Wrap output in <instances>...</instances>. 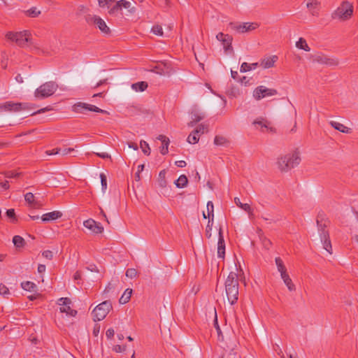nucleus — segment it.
Returning <instances> with one entry per match:
<instances>
[{
    "label": "nucleus",
    "instance_id": "64",
    "mask_svg": "<svg viewBox=\"0 0 358 358\" xmlns=\"http://www.w3.org/2000/svg\"><path fill=\"white\" fill-rule=\"evenodd\" d=\"M186 164H187L186 162L183 160L176 162V165L180 168L185 167L186 166Z\"/></svg>",
    "mask_w": 358,
    "mask_h": 358
},
{
    "label": "nucleus",
    "instance_id": "3",
    "mask_svg": "<svg viewBox=\"0 0 358 358\" xmlns=\"http://www.w3.org/2000/svg\"><path fill=\"white\" fill-rule=\"evenodd\" d=\"M58 89V85L54 81L46 82L40 85L34 92L37 99H44L53 95Z\"/></svg>",
    "mask_w": 358,
    "mask_h": 358
},
{
    "label": "nucleus",
    "instance_id": "8",
    "mask_svg": "<svg viewBox=\"0 0 358 358\" xmlns=\"http://www.w3.org/2000/svg\"><path fill=\"white\" fill-rule=\"evenodd\" d=\"M229 27L238 34H244L256 29L259 24L256 22H230Z\"/></svg>",
    "mask_w": 358,
    "mask_h": 358
},
{
    "label": "nucleus",
    "instance_id": "20",
    "mask_svg": "<svg viewBox=\"0 0 358 358\" xmlns=\"http://www.w3.org/2000/svg\"><path fill=\"white\" fill-rule=\"evenodd\" d=\"M3 111L17 112L16 103L13 101H6L3 104H0V112Z\"/></svg>",
    "mask_w": 358,
    "mask_h": 358
},
{
    "label": "nucleus",
    "instance_id": "63",
    "mask_svg": "<svg viewBox=\"0 0 358 358\" xmlns=\"http://www.w3.org/2000/svg\"><path fill=\"white\" fill-rule=\"evenodd\" d=\"M46 267L44 264H39L38 266V272L40 273H44L45 271Z\"/></svg>",
    "mask_w": 358,
    "mask_h": 358
},
{
    "label": "nucleus",
    "instance_id": "16",
    "mask_svg": "<svg viewBox=\"0 0 358 358\" xmlns=\"http://www.w3.org/2000/svg\"><path fill=\"white\" fill-rule=\"evenodd\" d=\"M225 254V243L224 237L222 235V229L219 230V238L217 243V256L218 257L223 258Z\"/></svg>",
    "mask_w": 358,
    "mask_h": 358
},
{
    "label": "nucleus",
    "instance_id": "49",
    "mask_svg": "<svg viewBox=\"0 0 358 358\" xmlns=\"http://www.w3.org/2000/svg\"><path fill=\"white\" fill-rule=\"evenodd\" d=\"M25 201L30 205H33L34 202V196L32 193L28 192L24 195Z\"/></svg>",
    "mask_w": 358,
    "mask_h": 358
},
{
    "label": "nucleus",
    "instance_id": "29",
    "mask_svg": "<svg viewBox=\"0 0 358 358\" xmlns=\"http://www.w3.org/2000/svg\"><path fill=\"white\" fill-rule=\"evenodd\" d=\"M258 234L264 248L268 250L271 245V241L263 235L262 230L260 229H258Z\"/></svg>",
    "mask_w": 358,
    "mask_h": 358
},
{
    "label": "nucleus",
    "instance_id": "42",
    "mask_svg": "<svg viewBox=\"0 0 358 358\" xmlns=\"http://www.w3.org/2000/svg\"><path fill=\"white\" fill-rule=\"evenodd\" d=\"M213 225V218L208 219V224L206 228V236L208 238L211 237V231Z\"/></svg>",
    "mask_w": 358,
    "mask_h": 358
},
{
    "label": "nucleus",
    "instance_id": "45",
    "mask_svg": "<svg viewBox=\"0 0 358 358\" xmlns=\"http://www.w3.org/2000/svg\"><path fill=\"white\" fill-rule=\"evenodd\" d=\"M152 32L157 36H163L162 27L159 24H156L152 27Z\"/></svg>",
    "mask_w": 358,
    "mask_h": 358
},
{
    "label": "nucleus",
    "instance_id": "5",
    "mask_svg": "<svg viewBox=\"0 0 358 358\" xmlns=\"http://www.w3.org/2000/svg\"><path fill=\"white\" fill-rule=\"evenodd\" d=\"M30 32L27 30L18 32L8 31L6 35L8 40L20 47H24L27 43H30Z\"/></svg>",
    "mask_w": 358,
    "mask_h": 358
},
{
    "label": "nucleus",
    "instance_id": "40",
    "mask_svg": "<svg viewBox=\"0 0 358 358\" xmlns=\"http://www.w3.org/2000/svg\"><path fill=\"white\" fill-rule=\"evenodd\" d=\"M207 213H208V218L213 220L214 219V206L212 201H209L207 203Z\"/></svg>",
    "mask_w": 358,
    "mask_h": 358
},
{
    "label": "nucleus",
    "instance_id": "17",
    "mask_svg": "<svg viewBox=\"0 0 358 358\" xmlns=\"http://www.w3.org/2000/svg\"><path fill=\"white\" fill-rule=\"evenodd\" d=\"M320 4V3L317 0H310L307 3L306 6L313 16L319 15Z\"/></svg>",
    "mask_w": 358,
    "mask_h": 358
},
{
    "label": "nucleus",
    "instance_id": "62",
    "mask_svg": "<svg viewBox=\"0 0 358 358\" xmlns=\"http://www.w3.org/2000/svg\"><path fill=\"white\" fill-rule=\"evenodd\" d=\"M74 150L73 148H64V149H61V151H60V154L62 155H66L68 154H69L70 152H73Z\"/></svg>",
    "mask_w": 358,
    "mask_h": 358
},
{
    "label": "nucleus",
    "instance_id": "52",
    "mask_svg": "<svg viewBox=\"0 0 358 358\" xmlns=\"http://www.w3.org/2000/svg\"><path fill=\"white\" fill-rule=\"evenodd\" d=\"M9 294H10V292H9L8 288L6 285H4L3 284H0V294L3 295V296H6V295H8Z\"/></svg>",
    "mask_w": 358,
    "mask_h": 358
},
{
    "label": "nucleus",
    "instance_id": "15",
    "mask_svg": "<svg viewBox=\"0 0 358 358\" xmlns=\"http://www.w3.org/2000/svg\"><path fill=\"white\" fill-rule=\"evenodd\" d=\"M83 225L95 234H101L103 231V227L101 224L92 219L84 221Z\"/></svg>",
    "mask_w": 358,
    "mask_h": 358
},
{
    "label": "nucleus",
    "instance_id": "38",
    "mask_svg": "<svg viewBox=\"0 0 358 358\" xmlns=\"http://www.w3.org/2000/svg\"><path fill=\"white\" fill-rule=\"evenodd\" d=\"M17 106V112L31 109L34 108V104L30 103H16Z\"/></svg>",
    "mask_w": 358,
    "mask_h": 358
},
{
    "label": "nucleus",
    "instance_id": "53",
    "mask_svg": "<svg viewBox=\"0 0 358 358\" xmlns=\"http://www.w3.org/2000/svg\"><path fill=\"white\" fill-rule=\"evenodd\" d=\"M114 0H98V3H99V7L101 8H104L106 6H107L108 8H109V3L110 2H113Z\"/></svg>",
    "mask_w": 358,
    "mask_h": 358
},
{
    "label": "nucleus",
    "instance_id": "11",
    "mask_svg": "<svg viewBox=\"0 0 358 358\" xmlns=\"http://www.w3.org/2000/svg\"><path fill=\"white\" fill-rule=\"evenodd\" d=\"M313 62L329 66H336L338 64V60L335 57H329L322 53H317L312 56Z\"/></svg>",
    "mask_w": 358,
    "mask_h": 358
},
{
    "label": "nucleus",
    "instance_id": "46",
    "mask_svg": "<svg viewBox=\"0 0 358 358\" xmlns=\"http://www.w3.org/2000/svg\"><path fill=\"white\" fill-rule=\"evenodd\" d=\"M207 131H208L207 126H206L203 124H201L198 125V127L194 130V132L201 135V134H204L205 132H207Z\"/></svg>",
    "mask_w": 358,
    "mask_h": 358
},
{
    "label": "nucleus",
    "instance_id": "36",
    "mask_svg": "<svg viewBox=\"0 0 358 358\" xmlns=\"http://www.w3.org/2000/svg\"><path fill=\"white\" fill-rule=\"evenodd\" d=\"M296 46L299 49L303 50L305 51L309 52L310 48L306 43V41L303 38H300L299 41L296 43Z\"/></svg>",
    "mask_w": 358,
    "mask_h": 358
},
{
    "label": "nucleus",
    "instance_id": "37",
    "mask_svg": "<svg viewBox=\"0 0 358 358\" xmlns=\"http://www.w3.org/2000/svg\"><path fill=\"white\" fill-rule=\"evenodd\" d=\"M13 243L16 248H22L25 244L24 239L18 235L13 238Z\"/></svg>",
    "mask_w": 358,
    "mask_h": 358
},
{
    "label": "nucleus",
    "instance_id": "25",
    "mask_svg": "<svg viewBox=\"0 0 358 358\" xmlns=\"http://www.w3.org/2000/svg\"><path fill=\"white\" fill-rule=\"evenodd\" d=\"M232 40H233V38L231 36H230L229 34H226V37H224L221 41L225 51H228L229 50H232V46H231Z\"/></svg>",
    "mask_w": 358,
    "mask_h": 358
},
{
    "label": "nucleus",
    "instance_id": "19",
    "mask_svg": "<svg viewBox=\"0 0 358 358\" xmlns=\"http://www.w3.org/2000/svg\"><path fill=\"white\" fill-rule=\"evenodd\" d=\"M157 139L161 141L162 143V146L160 148L161 154L163 155H166L169 152L168 148H169V145L170 143L169 138H167L166 136H165L164 135H159L157 137Z\"/></svg>",
    "mask_w": 358,
    "mask_h": 358
},
{
    "label": "nucleus",
    "instance_id": "50",
    "mask_svg": "<svg viewBox=\"0 0 358 358\" xmlns=\"http://www.w3.org/2000/svg\"><path fill=\"white\" fill-rule=\"evenodd\" d=\"M100 178H101L102 189L103 191H105L107 188V178L103 173H101L100 174Z\"/></svg>",
    "mask_w": 358,
    "mask_h": 358
},
{
    "label": "nucleus",
    "instance_id": "34",
    "mask_svg": "<svg viewBox=\"0 0 358 358\" xmlns=\"http://www.w3.org/2000/svg\"><path fill=\"white\" fill-rule=\"evenodd\" d=\"M229 143V140L222 136H216L214 139V143L216 145L227 146Z\"/></svg>",
    "mask_w": 358,
    "mask_h": 358
},
{
    "label": "nucleus",
    "instance_id": "48",
    "mask_svg": "<svg viewBox=\"0 0 358 358\" xmlns=\"http://www.w3.org/2000/svg\"><path fill=\"white\" fill-rule=\"evenodd\" d=\"M20 173H17L13 171H6L5 173V177L7 178H16L20 176Z\"/></svg>",
    "mask_w": 358,
    "mask_h": 358
},
{
    "label": "nucleus",
    "instance_id": "59",
    "mask_svg": "<svg viewBox=\"0 0 358 358\" xmlns=\"http://www.w3.org/2000/svg\"><path fill=\"white\" fill-rule=\"evenodd\" d=\"M0 187L3 190L8 189L9 187H10L9 184H8V180H4V181L0 180Z\"/></svg>",
    "mask_w": 358,
    "mask_h": 358
},
{
    "label": "nucleus",
    "instance_id": "61",
    "mask_svg": "<svg viewBox=\"0 0 358 358\" xmlns=\"http://www.w3.org/2000/svg\"><path fill=\"white\" fill-rule=\"evenodd\" d=\"M114 334H115V331H114V329L112 328L108 329L106 332V336L107 338H108V339L113 338Z\"/></svg>",
    "mask_w": 358,
    "mask_h": 358
},
{
    "label": "nucleus",
    "instance_id": "32",
    "mask_svg": "<svg viewBox=\"0 0 358 358\" xmlns=\"http://www.w3.org/2000/svg\"><path fill=\"white\" fill-rule=\"evenodd\" d=\"M120 3L122 8L127 9L130 13H134L136 12V8L131 6V3L127 0H120Z\"/></svg>",
    "mask_w": 358,
    "mask_h": 358
},
{
    "label": "nucleus",
    "instance_id": "12",
    "mask_svg": "<svg viewBox=\"0 0 358 358\" xmlns=\"http://www.w3.org/2000/svg\"><path fill=\"white\" fill-rule=\"evenodd\" d=\"M278 94L275 89L267 88L264 86H259L256 87L253 92V96L256 100H260L266 96H273Z\"/></svg>",
    "mask_w": 358,
    "mask_h": 358
},
{
    "label": "nucleus",
    "instance_id": "28",
    "mask_svg": "<svg viewBox=\"0 0 358 358\" xmlns=\"http://www.w3.org/2000/svg\"><path fill=\"white\" fill-rule=\"evenodd\" d=\"M108 8V13L110 15H116L119 13H121L122 10L120 3V1H117L114 6H113L110 8L109 7Z\"/></svg>",
    "mask_w": 358,
    "mask_h": 358
},
{
    "label": "nucleus",
    "instance_id": "13",
    "mask_svg": "<svg viewBox=\"0 0 358 358\" xmlns=\"http://www.w3.org/2000/svg\"><path fill=\"white\" fill-rule=\"evenodd\" d=\"M86 20L88 23L96 25L104 34H109L110 31L105 21L97 15H89L87 17Z\"/></svg>",
    "mask_w": 358,
    "mask_h": 358
},
{
    "label": "nucleus",
    "instance_id": "31",
    "mask_svg": "<svg viewBox=\"0 0 358 358\" xmlns=\"http://www.w3.org/2000/svg\"><path fill=\"white\" fill-rule=\"evenodd\" d=\"M132 294V289H127L123 294L121 296L119 301L122 304L127 303L131 299Z\"/></svg>",
    "mask_w": 358,
    "mask_h": 358
},
{
    "label": "nucleus",
    "instance_id": "1",
    "mask_svg": "<svg viewBox=\"0 0 358 358\" xmlns=\"http://www.w3.org/2000/svg\"><path fill=\"white\" fill-rule=\"evenodd\" d=\"M225 292L231 305L235 304L238 299V280L236 272H230L225 280Z\"/></svg>",
    "mask_w": 358,
    "mask_h": 358
},
{
    "label": "nucleus",
    "instance_id": "4",
    "mask_svg": "<svg viewBox=\"0 0 358 358\" xmlns=\"http://www.w3.org/2000/svg\"><path fill=\"white\" fill-rule=\"evenodd\" d=\"M353 13V6L348 1H343L340 6L337 8L331 14V17L334 20L342 21L347 20L351 17Z\"/></svg>",
    "mask_w": 358,
    "mask_h": 358
},
{
    "label": "nucleus",
    "instance_id": "14",
    "mask_svg": "<svg viewBox=\"0 0 358 358\" xmlns=\"http://www.w3.org/2000/svg\"><path fill=\"white\" fill-rule=\"evenodd\" d=\"M71 303V299L67 297H62L58 300V304L62 306L59 308L60 312L65 313L67 315L75 317L77 314V310L70 307Z\"/></svg>",
    "mask_w": 358,
    "mask_h": 358
},
{
    "label": "nucleus",
    "instance_id": "10",
    "mask_svg": "<svg viewBox=\"0 0 358 358\" xmlns=\"http://www.w3.org/2000/svg\"><path fill=\"white\" fill-rule=\"evenodd\" d=\"M253 124L256 129H258L263 133L275 132V129L272 126L271 122L262 117H257L254 120Z\"/></svg>",
    "mask_w": 358,
    "mask_h": 358
},
{
    "label": "nucleus",
    "instance_id": "60",
    "mask_svg": "<svg viewBox=\"0 0 358 358\" xmlns=\"http://www.w3.org/2000/svg\"><path fill=\"white\" fill-rule=\"evenodd\" d=\"M214 324H215L217 333L218 334V336L220 337L222 335V331H221L220 327L218 325L217 319V315H215V321H214Z\"/></svg>",
    "mask_w": 358,
    "mask_h": 358
},
{
    "label": "nucleus",
    "instance_id": "33",
    "mask_svg": "<svg viewBox=\"0 0 358 358\" xmlns=\"http://www.w3.org/2000/svg\"><path fill=\"white\" fill-rule=\"evenodd\" d=\"M188 182L187 178L185 175H181L179 176L178 180H176L175 184L177 187L182 188L185 187Z\"/></svg>",
    "mask_w": 358,
    "mask_h": 358
},
{
    "label": "nucleus",
    "instance_id": "41",
    "mask_svg": "<svg viewBox=\"0 0 358 358\" xmlns=\"http://www.w3.org/2000/svg\"><path fill=\"white\" fill-rule=\"evenodd\" d=\"M26 14L30 17H36L41 14V11L38 10L36 7H32L26 11Z\"/></svg>",
    "mask_w": 358,
    "mask_h": 358
},
{
    "label": "nucleus",
    "instance_id": "6",
    "mask_svg": "<svg viewBox=\"0 0 358 358\" xmlns=\"http://www.w3.org/2000/svg\"><path fill=\"white\" fill-rule=\"evenodd\" d=\"M111 309L112 303L110 300L99 303L92 311L94 320L101 321L103 320Z\"/></svg>",
    "mask_w": 358,
    "mask_h": 358
},
{
    "label": "nucleus",
    "instance_id": "22",
    "mask_svg": "<svg viewBox=\"0 0 358 358\" xmlns=\"http://www.w3.org/2000/svg\"><path fill=\"white\" fill-rule=\"evenodd\" d=\"M330 125L335 129L336 130H338L342 133L344 134H349L350 133V128H348L343 125V124L336 122V121H331L329 122Z\"/></svg>",
    "mask_w": 358,
    "mask_h": 358
},
{
    "label": "nucleus",
    "instance_id": "24",
    "mask_svg": "<svg viewBox=\"0 0 358 358\" xmlns=\"http://www.w3.org/2000/svg\"><path fill=\"white\" fill-rule=\"evenodd\" d=\"M166 171L164 169L162 170L159 173V176L157 178V183H158V185L162 188H164L167 185V181L166 180Z\"/></svg>",
    "mask_w": 358,
    "mask_h": 358
},
{
    "label": "nucleus",
    "instance_id": "35",
    "mask_svg": "<svg viewBox=\"0 0 358 358\" xmlns=\"http://www.w3.org/2000/svg\"><path fill=\"white\" fill-rule=\"evenodd\" d=\"M21 287L23 289L29 292H34L36 289V285L33 282L25 281L21 283Z\"/></svg>",
    "mask_w": 358,
    "mask_h": 358
},
{
    "label": "nucleus",
    "instance_id": "23",
    "mask_svg": "<svg viewBox=\"0 0 358 358\" xmlns=\"http://www.w3.org/2000/svg\"><path fill=\"white\" fill-rule=\"evenodd\" d=\"M281 278L282 279L284 283L287 287L288 289L290 292L294 291L296 289V287L294 284L292 282V279L289 278V275L288 273H285L283 275H281Z\"/></svg>",
    "mask_w": 358,
    "mask_h": 358
},
{
    "label": "nucleus",
    "instance_id": "43",
    "mask_svg": "<svg viewBox=\"0 0 358 358\" xmlns=\"http://www.w3.org/2000/svg\"><path fill=\"white\" fill-rule=\"evenodd\" d=\"M199 137L196 136V133L194 131L188 136L187 142L191 144H195L199 141Z\"/></svg>",
    "mask_w": 358,
    "mask_h": 358
},
{
    "label": "nucleus",
    "instance_id": "27",
    "mask_svg": "<svg viewBox=\"0 0 358 358\" xmlns=\"http://www.w3.org/2000/svg\"><path fill=\"white\" fill-rule=\"evenodd\" d=\"M148 87V85L145 81H141L136 83L132 84L131 87L133 90H134L136 92H143L145 91Z\"/></svg>",
    "mask_w": 358,
    "mask_h": 358
},
{
    "label": "nucleus",
    "instance_id": "57",
    "mask_svg": "<svg viewBox=\"0 0 358 358\" xmlns=\"http://www.w3.org/2000/svg\"><path fill=\"white\" fill-rule=\"evenodd\" d=\"M94 154L102 159H111V157L107 152H94Z\"/></svg>",
    "mask_w": 358,
    "mask_h": 358
},
{
    "label": "nucleus",
    "instance_id": "9",
    "mask_svg": "<svg viewBox=\"0 0 358 358\" xmlns=\"http://www.w3.org/2000/svg\"><path fill=\"white\" fill-rule=\"evenodd\" d=\"M73 110L75 113H84L85 110L93 111L96 113L108 114L107 110L101 109L94 105L88 104L83 102H78L73 106Z\"/></svg>",
    "mask_w": 358,
    "mask_h": 358
},
{
    "label": "nucleus",
    "instance_id": "44",
    "mask_svg": "<svg viewBox=\"0 0 358 358\" xmlns=\"http://www.w3.org/2000/svg\"><path fill=\"white\" fill-rule=\"evenodd\" d=\"M137 274H138V272H137L136 269H135L134 268H128L125 273L126 276L131 279L136 278L137 276Z\"/></svg>",
    "mask_w": 358,
    "mask_h": 358
},
{
    "label": "nucleus",
    "instance_id": "18",
    "mask_svg": "<svg viewBox=\"0 0 358 358\" xmlns=\"http://www.w3.org/2000/svg\"><path fill=\"white\" fill-rule=\"evenodd\" d=\"M62 216V213L59 211H52L45 213L42 215L41 220L43 222H49L51 220H55L60 218Z\"/></svg>",
    "mask_w": 358,
    "mask_h": 358
},
{
    "label": "nucleus",
    "instance_id": "55",
    "mask_svg": "<svg viewBox=\"0 0 358 358\" xmlns=\"http://www.w3.org/2000/svg\"><path fill=\"white\" fill-rule=\"evenodd\" d=\"M42 255L43 257L48 259H52L53 257L52 252L50 250H45L42 252Z\"/></svg>",
    "mask_w": 358,
    "mask_h": 358
},
{
    "label": "nucleus",
    "instance_id": "47",
    "mask_svg": "<svg viewBox=\"0 0 358 358\" xmlns=\"http://www.w3.org/2000/svg\"><path fill=\"white\" fill-rule=\"evenodd\" d=\"M240 208H241L244 211L247 212L250 217L253 215L252 209L248 203H242Z\"/></svg>",
    "mask_w": 358,
    "mask_h": 358
},
{
    "label": "nucleus",
    "instance_id": "39",
    "mask_svg": "<svg viewBox=\"0 0 358 358\" xmlns=\"http://www.w3.org/2000/svg\"><path fill=\"white\" fill-rule=\"evenodd\" d=\"M140 147L145 155H150V148L148 143L146 141L141 140L140 142Z\"/></svg>",
    "mask_w": 358,
    "mask_h": 358
},
{
    "label": "nucleus",
    "instance_id": "51",
    "mask_svg": "<svg viewBox=\"0 0 358 358\" xmlns=\"http://www.w3.org/2000/svg\"><path fill=\"white\" fill-rule=\"evenodd\" d=\"M251 70H252L251 65L250 64L247 63V62H243L241 64V66L240 71L242 73L247 72V71H251Z\"/></svg>",
    "mask_w": 358,
    "mask_h": 358
},
{
    "label": "nucleus",
    "instance_id": "26",
    "mask_svg": "<svg viewBox=\"0 0 358 358\" xmlns=\"http://www.w3.org/2000/svg\"><path fill=\"white\" fill-rule=\"evenodd\" d=\"M192 120L189 122L188 125L189 127H193L196 122L201 121L204 118V115L197 112H192L191 113Z\"/></svg>",
    "mask_w": 358,
    "mask_h": 358
},
{
    "label": "nucleus",
    "instance_id": "58",
    "mask_svg": "<svg viewBox=\"0 0 358 358\" xmlns=\"http://www.w3.org/2000/svg\"><path fill=\"white\" fill-rule=\"evenodd\" d=\"M61 149L60 148H55L51 150H47L45 151V153L48 155H57L60 154Z\"/></svg>",
    "mask_w": 358,
    "mask_h": 358
},
{
    "label": "nucleus",
    "instance_id": "2",
    "mask_svg": "<svg viewBox=\"0 0 358 358\" xmlns=\"http://www.w3.org/2000/svg\"><path fill=\"white\" fill-rule=\"evenodd\" d=\"M301 158L297 150L282 155L278 158L277 164L278 169L282 172H287L299 164Z\"/></svg>",
    "mask_w": 358,
    "mask_h": 358
},
{
    "label": "nucleus",
    "instance_id": "54",
    "mask_svg": "<svg viewBox=\"0 0 358 358\" xmlns=\"http://www.w3.org/2000/svg\"><path fill=\"white\" fill-rule=\"evenodd\" d=\"M6 215L8 217H9L12 220V222H14L16 220L15 213L14 209H8L6 211Z\"/></svg>",
    "mask_w": 358,
    "mask_h": 358
},
{
    "label": "nucleus",
    "instance_id": "56",
    "mask_svg": "<svg viewBox=\"0 0 358 358\" xmlns=\"http://www.w3.org/2000/svg\"><path fill=\"white\" fill-rule=\"evenodd\" d=\"M113 350L116 352H122L126 350V345H116L113 347Z\"/></svg>",
    "mask_w": 358,
    "mask_h": 358
},
{
    "label": "nucleus",
    "instance_id": "7",
    "mask_svg": "<svg viewBox=\"0 0 358 358\" xmlns=\"http://www.w3.org/2000/svg\"><path fill=\"white\" fill-rule=\"evenodd\" d=\"M317 224L318 227V232L320 234V240L323 245V248L326 250L328 252L331 254L332 247L329 238V231L326 230L327 224L326 223L322 224L319 219L317 220Z\"/></svg>",
    "mask_w": 358,
    "mask_h": 358
},
{
    "label": "nucleus",
    "instance_id": "21",
    "mask_svg": "<svg viewBox=\"0 0 358 358\" xmlns=\"http://www.w3.org/2000/svg\"><path fill=\"white\" fill-rule=\"evenodd\" d=\"M278 60L276 55L268 57L262 60L261 66L264 69H269L274 66L275 62Z\"/></svg>",
    "mask_w": 358,
    "mask_h": 358
},
{
    "label": "nucleus",
    "instance_id": "30",
    "mask_svg": "<svg viewBox=\"0 0 358 358\" xmlns=\"http://www.w3.org/2000/svg\"><path fill=\"white\" fill-rule=\"evenodd\" d=\"M275 262L278 268V271L280 273V275L287 273V268L280 257H276Z\"/></svg>",
    "mask_w": 358,
    "mask_h": 358
}]
</instances>
